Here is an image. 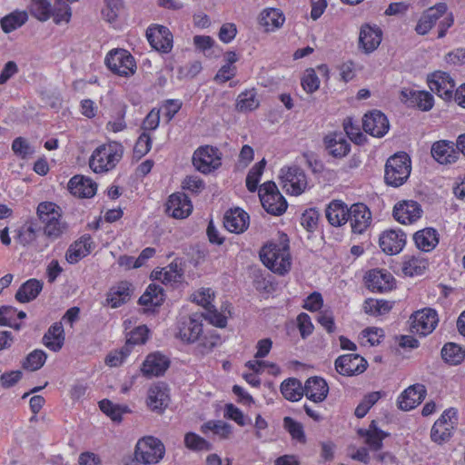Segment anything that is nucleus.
Segmentation results:
<instances>
[{
	"mask_svg": "<svg viewBox=\"0 0 465 465\" xmlns=\"http://www.w3.org/2000/svg\"><path fill=\"white\" fill-rule=\"evenodd\" d=\"M440 353L441 358L451 365H458L465 359V349L453 342L446 343Z\"/></svg>",
	"mask_w": 465,
	"mask_h": 465,
	"instance_id": "37998d69",
	"label": "nucleus"
},
{
	"mask_svg": "<svg viewBox=\"0 0 465 465\" xmlns=\"http://www.w3.org/2000/svg\"><path fill=\"white\" fill-rule=\"evenodd\" d=\"M163 289L158 284L150 283L139 298L138 303L146 307H159L163 304Z\"/></svg>",
	"mask_w": 465,
	"mask_h": 465,
	"instance_id": "ea45409f",
	"label": "nucleus"
},
{
	"mask_svg": "<svg viewBox=\"0 0 465 465\" xmlns=\"http://www.w3.org/2000/svg\"><path fill=\"white\" fill-rule=\"evenodd\" d=\"M320 213L316 208L306 210L301 217V224L308 232H314L318 227Z\"/></svg>",
	"mask_w": 465,
	"mask_h": 465,
	"instance_id": "4d7b16f0",
	"label": "nucleus"
},
{
	"mask_svg": "<svg viewBox=\"0 0 465 465\" xmlns=\"http://www.w3.org/2000/svg\"><path fill=\"white\" fill-rule=\"evenodd\" d=\"M169 366L170 361L165 355L154 352L146 357L141 370L145 377H158L163 375Z\"/></svg>",
	"mask_w": 465,
	"mask_h": 465,
	"instance_id": "bb28decb",
	"label": "nucleus"
},
{
	"mask_svg": "<svg viewBox=\"0 0 465 465\" xmlns=\"http://www.w3.org/2000/svg\"><path fill=\"white\" fill-rule=\"evenodd\" d=\"M393 276L385 270H371L366 277V285L371 292H388L393 288Z\"/></svg>",
	"mask_w": 465,
	"mask_h": 465,
	"instance_id": "393cba45",
	"label": "nucleus"
},
{
	"mask_svg": "<svg viewBox=\"0 0 465 465\" xmlns=\"http://www.w3.org/2000/svg\"><path fill=\"white\" fill-rule=\"evenodd\" d=\"M202 314H193L183 317L178 323L177 337L187 343H193L199 340L203 333Z\"/></svg>",
	"mask_w": 465,
	"mask_h": 465,
	"instance_id": "4468645a",
	"label": "nucleus"
},
{
	"mask_svg": "<svg viewBox=\"0 0 465 465\" xmlns=\"http://www.w3.org/2000/svg\"><path fill=\"white\" fill-rule=\"evenodd\" d=\"M204 429L213 430L215 434L220 435L222 438L226 439L232 433V426L222 420L208 421L202 426L203 431Z\"/></svg>",
	"mask_w": 465,
	"mask_h": 465,
	"instance_id": "e2e57ef3",
	"label": "nucleus"
},
{
	"mask_svg": "<svg viewBox=\"0 0 465 465\" xmlns=\"http://www.w3.org/2000/svg\"><path fill=\"white\" fill-rule=\"evenodd\" d=\"M192 211L193 204L184 193L177 192L171 194L165 203V213L175 219H184Z\"/></svg>",
	"mask_w": 465,
	"mask_h": 465,
	"instance_id": "f3484780",
	"label": "nucleus"
},
{
	"mask_svg": "<svg viewBox=\"0 0 465 465\" xmlns=\"http://www.w3.org/2000/svg\"><path fill=\"white\" fill-rule=\"evenodd\" d=\"M283 427L294 440L301 443H304L306 441V437L302 423L294 420L291 417H284Z\"/></svg>",
	"mask_w": 465,
	"mask_h": 465,
	"instance_id": "6e6d98bb",
	"label": "nucleus"
},
{
	"mask_svg": "<svg viewBox=\"0 0 465 465\" xmlns=\"http://www.w3.org/2000/svg\"><path fill=\"white\" fill-rule=\"evenodd\" d=\"M202 315L205 320L216 327L224 328L227 324V318L223 313L219 312L214 305L206 309L205 314Z\"/></svg>",
	"mask_w": 465,
	"mask_h": 465,
	"instance_id": "0e129e2a",
	"label": "nucleus"
},
{
	"mask_svg": "<svg viewBox=\"0 0 465 465\" xmlns=\"http://www.w3.org/2000/svg\"><path fill=\"white\" fill-rule=\"evenodd\" d=\"M260 103L254 90L241 93L236 100V108L239 112H249L258 108Z\"/></svg>",
	"mask_w": 465,
	"mask_h": 465,
	"instance_id": "de8ad7c7",
	"label": "nucleus"
},
{
	"mask_svg": "<svg viewBox=\"0 0 465 465\" xmlns=\"http://www.w3.org/2000/svg\"><path fill=\"white\" fill-rule=\"evenodd\" d=\"M74 3L72 0H54V6L52 7L51 17L54 22L59 25L63 22L68 23L72 16V10L68 4Z\"/></svg>",
	"mask_w": 465,
	"mask_h": 465,
	"instance_id": "c03bdc74",
	"label": "nucleus"
},
{
	"mask_svg": "<svg viewBox=\"0 0 465 465\" xmlns=\"http://www.w3.org/2000/svg\"><path fill=\"white\" fill-rule=\"evenodd\" d=\"M282 396L290 401H297L304 395V389L296 378H288L284 380L280 386Z\"/></svg>",
	"mask_w": 465,
	"mask_h": 465,
	"instance_id": "79ce46f5",
	"label": "nucleus"
},
{
	"mask_svg": "<svg viewBox=\"0 0 465 465\" xmlns=\"http://www.w3.org/2000/svg\"><path fill=\"white\" fill-rule=\"evenodd\" d=\"M132 283L127 281L120 282L117 285L113 286L106 296V302L112 308H118L126 303L132 296Z\"/></svg>",
	"mask_w": 465,
	"mask_h": 465,
	"instance_id": "473e14b6",
	"label": "nucleus"
},
{
	"mask_svg": "<svg viewBox=\"0 0 465 465\" xmlns=\"http://www.w3.org/2000/svg\"><path fill=\"white\" fill-rule=\"evenodd\" d=\"M348 221H350L352 232L361 234L371 224V211L364 203H354L349 209Z\"/></svg>",
	"mask_w": 465,
	"mask_h": 465,
	"instance_id": "6ab92c4d",
	"label": "nucleus"
},
{
	"mask_svg": "<svg viewBox=\"0 0 465 465\" xmlns=\"http://www.w3.org/2000/svg\"><path fill=\"white\" fill-rule=\"evenodd\" d=\"M64 342V331L61 322L53 323L43 336L44 345L53 351L62 349Z\"/></svg>",
	"mask_w": 465,
	"mask_h": 465,
	"instance_id": "e433bc0d",
	"label": "nucleus"
},
{
	"mask_svg": "<svg viewBox=\"0 0 465 465\" xmlns=\"http://www.w3.org/2000/svg\"><path fill=\"white\" fill-rule=\"evenodd\" d=\"M382 39V31L378 26H371L368 24L361 27L359 45L366 54L376 50Z\"/></svg>",
	"mask_w": 465,
	"mask_h": 465,
	"instance_id": "7c9ffc66",
	"label": "nucleus"
},
{
	"mask_svg": "<svg viewBox=\"0 0 465 465\" xmlns=\"http://www.w3.org/2000/svg\"><path fill=\"white\" fill-rule=\"evenodd\" d=\"M411 330L422 336H426L432 332L436 328L439 319L437 312L431 308H424L415 312L411 316Z\"/></svg>",
	"mask_w": 465,
	"mask_h": 465,
	"instance_id": "f8f14e48",
	"label": "nucleus"
},
{
	"mask_svg": "<svg viewBox=\"0 0 465 465\" xmlns=\"http://www.w3.org/2000/svg\"><path fill=\"white\" fill-rule=\"evenodd\" d=\"M334 366L339 374L350 377L364 372L368 362L359 354H344L335 360Z\"/></svg>",
	"mask_w": 465,
	"mask_h": 465,
	"instance_id": "ddd939ff",
	"label": "nucleus"
},
{
	"mask_svg": "<svg viewBox=\"0 0 465 465\" xmlns=\"http://www.w3.org/2000/svg\"><path fill=\"white\" fill-rule=\"evenodd\" d=\"M163 277H160L163 282H179L183 277L182 270L178 268L176 263L172 262L167 269L159 272Z\"/></svg>",
	"mask_w": 465,
	"mask_h": 465,
	"instance_id": "338daca9",
	"label": "nucleus"
},
{
	"mask_svg": "<svg viewBox=\"0 0 465 465\" xmlns=\"http://www.w3.org/2000/svg\"><path fill=\"white\" fill-rule=\"evenodd\" d=\"M426 394L427 390L423 384L411 385L399 397L398 407L402 411H411L421 403Z\"/></svg>",
	"mask_w": 465,
	"mask_h": 465,
	"instance_id": "5701e85b",
	"label": "nucleus"
},
{
	"mask_svg": "<svg viewBox=\"0 0 465 465\" xmlns=\"http://www.w3.org/2000/svg\"><path fill=\"white\" fill-rule=\"evenodd\" d=\"M362 128L366 134L373 137H383L390 129L387 116L379 110H373L364 114Z\"/></svg>",
	"mask_w": 465,
	"mask_h": 465,
	"instance_id": "2eb2a0df",
	"label": "nucleus"
},
{
	"mask_svg": "<svg viewBox=\"0 0 465 465\" xmlns=\"http://www.w3.org/2000/svg\"><path fill=\"white\" fill-rule=\"evenodd\" d=\"M104 63L111 72L120 76L128 77L136 71L134 58L125 49L111 50L107 54Z\"/></svg>",
	"mask_w": 465,
	"mask_h": 465,
	"instance_id": "6e6552de",
	"label": "nucleus"
},
{
	"mask_svg": "<svg viewBox=\"0 0 465 465\" xmlns=\"http://www.w3.org/2000/svg\"><path fill=\"white\" fill-rule=\"evenodd\" d=\"M431 155L440 164H448L455 163L459 159L460 152L455 149L454 143L440 140L432 144Z\"/></svg>",
	"mask_w": 465,
	"mask_h": 465,
	"instance_id": "cd10ccee",
	"label": "nucleus"
},
{
	"mask_svg": "<svg viewBox=\"0 0 465 465\" xmlns=\"http://www.w3.org/2000/svg\"><path fill=\"white\" fill-rule=\"evenodd\" d=\"M23 377V372L19 370L11 371L3 373L0 376V383L3 388L9 389L15 386Z\"/></svg>",
	"mask_w": 465,
	"mask_h": 465,
	"instance_id": "774afa93",
	"label": "nucleus"
},
{
	"mask_svg": "<svg viewBox=\"0 0 465 465\" xmlns=\"http://www.w3.org/2000/svg\"><path fill=\"white\" fill-rule=\"evenodd\" d=\"M411 102L422 111H429L433 106V96L427 91H411Z\"/></svg>",
	"mask_w": 465,
	"mask_h": 465,
	"instance_id": "864d4df0",
	"label": "nucleus"
},
{
	"mask_svg": "<svg viewBox=\"0 0 465 465\" xmlns=\"http://www.w3.org/2000/svg\"><path fill=\"white\" fill-rule=\"evenodd\" d=\"M224 416L235 421L240 426H245L252 423V420L247 418L239 408L235 407L232 403L226 404Z\"/></svg>",
	"mask_w": 465,
	"mask_h": 465,
	"instance_id": "bf43d9fd",
	"label": "nucleus"
},
{
	"mask_svg": "<svg viewBox=\"0 0 465 465\" xmlns=\"http://www.w3.org/2000/svg\"><path fill=\"white\" fill-rule=\"evenodd\" d=\"M124 155L122 143L113 141L98 146L92 153L89 166L94 173H104L114 169Z\"/></svg>",
	"mask_w": 465,
	"mask_h": 465,
	"instance_id": "f03ea898",
	"label": "nucleus"
},
{
	"mask_svg": "<svg viewBox=\"0 0 465 465\" xmlns=\"http://www.w3.org/2000/svg\"><path fill=\"white\" fill-rule=\"evenodd\" d=\"M44 283L40 280L32 278L24 282L17 290L15 297L22 303L35 300L43 290Z\"/></svg>",
	"mask_w": 465,
	"mask_h": 465,
	"instance_id": "58836bf2",
	"label": "nucleus"
},
{
	"mask_svg": "<svg viewBox=\"0 0 465 465\" xmlns=\"http://www.w3.org/2000/svg\"><path fill=\"white\" fill-rule=\"evenodd\" d=\"M12 149L16 155L22 158H25L35 153L29 143L23 137H17L13 141Z\"/></svg>",
	"mask_w": 465,
	"mask_h": 465,
	"instance_id": "69168bd1",
	"label": "nucleus"
},
{
	"mask_svg": "<svg viewBox=\"0 0 465 465\" xmlns=\"http://www.w3.org/2000/svg\"><path fill=\"white\" fill-rule=\"evenodd\" d=\"M36 214L38 219H27L16 231L15 239L23 246L34 242L42 229L45 236L51 241L57 240L68 231V224L62 219V210L56 203H40L36 208Z\"/></svg>",
	"mask_w": 465,
	"mask_h": 465,
	"instance_id": "f257e3e1",
	"label": "nucleus"
},
{
	"mask_svg": "<svg viewBox=\"0 0 465 465\" xmlns=\"http://www.w3.org/2000/svg\"><path fill=\"white\" fill-rule=\"evenodd\" d=\"M328 153L334 158H343L351 152V143L341 132L330 133L323 138Z\"/></svg>",
	"mask_w": 465,
	"mask_h": 465,
	"instance_id": "4be33fe9",
	"label": "nucleus"
},
{
	"mask_svg": "<svg viewBox=\"0 0 465 465\" xmlns=\"http://www.w3.org/2000/svg\"><path fill=\"white\" fill-rule=\"evenodd\" d=\"M100 410L111 418L112 420L120 422L124 413L130 412L127 406L113 403L110 400L104 399L99 401Z\"/></svg>",
	"mask_w": 465,
	"mask_h": 465,
	"instance_id": "a18cd8bd",
	"label": "nucleus"
},
{
	"mask_svg": "<svg viewBox=\"0 0 465 465\" xmlns=\"http://www.w3.org/2000/svg\"><path fill=\"white\" fill-rule=\"evenodd\" d=\"M152 148V139L150 135L143 132L137 139L134 147V155L138 159H141Z\"/></svg>",
	"mask_w": 465,
	"mask_h": 465,
	"instance_id": "052dcab7",
	"label": "nucleus"
},
{
	"mask_svg": "<svg viewBox=\"0 0 465 465\" xmlns=\"http://www.w3.org/2000/svg\"><path fill=\"white\" fill-rule=\"evenodd\" d=\"M358 435L365 438V442L371 450H379L383 446V440L390 436V433L381 430L377 421L372 420L368 429H359Z\"/></svg>",
	"mask_w": 465,
	"mask_h": 465,
	"instance_id": "2f4dec72",
	"label": "nucleus"
},
{
	"mask_svg": "<svg viewBox=\"0 0 465 465\" xmlns=\"http://www.w3.org/2000/svg\"><path fill=\"white\" fill-rule=\"evenodd\" d=\"M47 355L42 350H34L31 351L22 362L24 369L35 371L41 369L45 363Z\"/></svg>",
	"mask_w": 465,
	"mask_h": 465,
	"instance_id": "09e8293b",
	"label": "nucleus"
},
{
	"mask_svg": "<svg viewBox=\"0 0 465 465\" xmlns=\"http://www.w3.org/2000/svg\"><path fill=\"white\" fill-rule=\"evenodd\" d=\"M146 37L151 46L156 51L168 54L173 48V35L163 25L150 26L146 31Z\"/></svg>",
	"mask_w": 465,
	"mask_h": 465,
	"instance_id": "dca6fc26",
	"label": "nucleus"
},
{
	"mask_svg": "<svg viewBox=\"0 0 465 465\" xmlns=\"http://www.w3.org/2000/svg\"><path fill=\"white\" fill-rule=\"evenodd\" d=\"M163 443L153 436L144 437L138 440L134 450V460L143 464L158 463L164 456Z\"/></svg>",
	"mask_w": 465,
	"mask_h": 465,
	"instance_id": "39448f33",
	"label": "nucleus"
},
{
	"mask_svg": "<svg viewBox=\"0 0 465 465\" xmlns=\"http://www.w3.org/2000/svg\"><path fill=\"white\" fill-rule=\"evenodd\" d=\"M169 403L167 388L163 383H158L150 387L148 391L147 405L157 412H163Z\"/></svg>",
	"mask_w": 465,
	"mask_h": 465,
	"instance_id": "72a5a7b5",
	"label": "nucleus"
},
{
	"mask_svg": "<svg viewBox=\"0 0 465 465\" xmlns=\"http://www.w3.org/2000/svg\"><path fill=\"white\" fill-rule=\"evenodd\" d=\"M184 445L192 450H211L213 446L210 442L204 440L194 432H187L184 436Z\"/></svg>",
	"mask_w": 465,
	"mask_h": 465,
	"instance_id": "5fc2aeb1",
	"label": "nucleus"
},
{
	"mask_svg": "<svg viewBox=\"0 0 465 465\" xmlns=\"http://www.w3.org/2000/svg\"><path fill=\"white\" fill-rule=\"evenodd\" d=\"M265 165L266 160L263 158L250 169L246 177V187L251 193H254L257 190Z\"/></svg>",
	"mask_w": 465,
	"mask_h": 465,
	"instance_id": "8fccbe9b",
	"label": "nucleus"
},
{
	"mask_svg": "<svg viewBox=\"0 0 465 465\" xmlns=\"http://www.w3.org/2000/svg\"><path fill=\"white\" fill-rule=\"evenodd\" d=\"M413 241L419 250L429 252L434 250L438 245L439 233L436 229L427 227L416 232L413 234Z\"/></svg>",
	"mask_w": 465,
	"mask_h": 465,
	"instance_id": "f704fd0d",
	"label": "nucleus"
},
{
	"mask_svg": "<svg viewBox=\"0 0 465 465\" xmlns=\"http://www.w3.org/2000/svg\"><path fill=\"white\" fill-rule=\"evenodd\" d=\"M428 84L430 89L442 100L446 102L452 100L456 84L450 74L436 71L428 76Z\"/></svg>",
	"mask_w": 465,
	"mask_h": 465,
	"instance_id": "9b49d317",
	"label": "nucleus"
},
{
	"mask_svg": "<svg viewBox=\"0 0 465 465\" xmlns=\"http://www.w3.org/2000/svg\"><path fill=\"white\" fill-rule=\"evenodd\" d=\"M193 166L203 173H209L222 164V153L212 145L199 147L193 155Z\"/></svg>",
	"mask_w": 465,
	"mask_h": 465,
	"instance_id": "1a4fd4ad",
	"label": "nucleus"
},
{
	"mask_svg": "<svg viewBox=\"0 0 465 465\" xmlns=\"http://www.w3.org/2000/svg\"><path fill=\"white\" fill-rule=\"evenodd\" d=\"M447 5L445 3H438L428 8L420 17L415 31L418 35H426L436 24V22L447 12Z\"/></svg>",
	"mask_w": 465,
	"mask_h": 465,
	"instance_id": "412c9836",
	"label": "nucleus"
},
{
	"mask_svg": "<svg viewBox=\"0 0 465 465\" xmlns=\"http://www.w3.org/2000/svg\"><path fill=\"white\" fill-rule=\"evenodd\" d=\"M382 252L388 255L399 253L406 244V234L401 230H388L379 238Z\"/></svg>",
	"mask_w": 465,
	"mask_h": 465,
	"instance_id": "aec40b11",
	"label": "nucleus"
},
{
	"mask_svg": "<svg viewBox=\"0 0 465 465\" xmlns=\"http://www.w3.org/2000/svg\"><path fill=\"white\" fill-rule=\"evenodd\" d=\"M27 21L25 12H14L3 17L0 21L3 31L6 34L21 27Z\"/></svg>",
	"mask_w": 465,
	"mask_h": 465,
	"instance_id": "49530a36",
	"label": "nucleus"
},
{
	"mask_svg": "<svg viewBox=\"0 0 465 465\" xmlns=\"http://www.w3.org/2000/svg\"><path fill=\"white\" fill-rule=\"evenodd\" d=\"M348 213L349 209L340 200L331 201L325 210V216L329 223L336 227L344 224L348 221Z\"/></svg>",
	"mask_w": 465,
	"mask_h": 465,
	"instance_id": "c9c22d12",
	"label": "nucleus"
},
{
	"mask_svg": "<svg viewBox=\"0 0 465 465\" xmlns=\"http://www.w3.org/2000/svg\"><path fill=\"white\" fill-rule=\"evenodd\" d=\"M93 247L94 242L91 235L84 234L69 246L65 253V259L71 264L77 263L91 252Z\"/></svg>",
	"mask_w": 465,
	"mask_h": 465,
	"instance_id": "c85d7f7f",
	"label": "nucleus"
},
{
	"mask_svg": "<svg viewBox=\"0 0 465 465\" xmlns=\"http://www.w3.org/2000/svg\"><path fill=\"white\" fill-rule=\"evenodd\" d=\"M284 20L285 17L282 11L276 8H268L261 13L259 23L264 27L265 31H273L281 27Z\"/></svg>",
	"mask_w": 465,
	"mask_h": 465,
	"instance_id": "a19ab883",
	"label": "nucleus"
},
{
	"mask_svg": "<svg viewBox=\"0 0 465 465\" xmlns=\"http://www.w3.org/2000/svg\"><path fill=\"white\" fill-rule=\"evenodd\" d=\"M148 334L147 326H138L128 333L124 346H128V350L131 351L134 345L144 344L148 340Z\"/></svg>",
	"mask_w": 465,
	"mask_h": 465,
	"instance_id": "603ef678",
	"label": "nucleus"
},
{
	"mask_svg": "<svg viewBox=\"0 0 465 465\" xmlns=\"http://www.w3.org/2000/svg\"><path fill=\"white\" fill-rule=\"evenodd\" d=\"M457 424V410L454 408L445 410L431 427V440L439 445L449 441L453 435V431Z\"/></svg>",
	"mask_w": 465,
	"mask_h": 465,
	"instance_id": "0eeeda50",
	"label": "nucleus"
},
{
	"mask_svg": "<svg viewBox=\"0 0 465 465\" xmlns=\"http://www.w3.org/2000/svg\"><path fill=\"white\" fill-rule=\"evenodd\" d=\"M250 216L241 208L230 209L223 216V225L233 233H242L245 232L249 226Z\"/></svg>",
	"mask_w": 465,
	"mask_h": 465,
	"instance_id": "b1692460",
	"label": "nucleus"
},
{
	"mask_svg": "<svg viewBox=\"0 0 465 465\" xmlns=\"http://www.w3.org/2000/svg\"><path fill=\"white\" fill-rule=\"evenodd\" d=\"M422 209L420 204L413 200H404L397 203L393 208V217L402 224L412 223L420 218Z\"/></svg>",
	"mask_w": 465,
	"mask_h": 465,
	"instance_id": "a211bd4d",
	"label": "nucleus"
},
{
	"mask_svg": "<svg viewBox=\"0 0 465 465\" xmlns=\"http://www.w3.org/2000/svg\"><path fill=\"white\" fill-rule=\"evenodd\" d=\"M411 171V162L408 153H397L389 157L386 162L384 181L387 185L399 187L408 180Z\"/></svg>",
	"mask_w": 465,
	"mask_h": 465,
	"instance_id": "20e7f679",
	"label": "nucleus"
},
{
	"mask_svg": "<svg viewBox=\"0 0 465 465\" xmlns=\"http://www.w3.org/2000/svg\"><path fill=\"white\" fill-rule=\"evenodd\" d=\"M259 198L264 210L272 215H282L287 209V202L272 181L262 183Z\"/></svg>",
	"mask_w": 465,
	"mask_h": 465,
	"instance_id": "423d86ee",
	"label": "nucleus"
},
{
	"mask_svg": "<svg viewBox=\"0 0 465 465\" xmlns=\"http://www.w3.org/2000/svg\"><path fill=\"white\" fill-rule=\"evenodd\" d=\"M30 12L37 20L45 22L51 17L52 6L47 0H32Z\"/></svg>",
	"mask_w": 465,
	"mask_h": 465,
	"instance_id": "3c124183",
	"label": "nucleus"
},
{
	"mask_svg": "<svg viewBox=\"0 0 465 465\" xmlns=\"http://www.w3.org/2000/svg\"><path fill=\"white\" fill-rule=\"evenodd\" d=\"M260 257L268 269L279 275H284L291 269L292 262L287 243L267 244L262 249Z\"/></svg>",
	"mask_w": 465,
	"mask_h": 465,
	"instance_id": "7ed1b4c3",
	"label": "nucleus"
},
{
	"mask_svg": "<svg viewBox=\"0 0 465 465\" xmlns=\"http://www.w3.org/2000/svg\"><path fill=\"white\" fill-rule=\"evenodd\" d=\"M429 266V262L420 254L405 255L401 265V271L406 276H418L424 273Z\"/></svg>",
	"mask_w": 465,
	"mask_h": 465,
	"instance_id": "4c0bfd02",
	"label": "nucleus"
},
{
	"mask_svg": "<svg viewBox=\"0 0 465 465\" xmlns=\"http://www.w3.org/2000/svg\"><path fill=\"white\" fill-rule=\"evenodd\" d=\"M304 395L315 403L322 402L329 393V386L326 381L319 376L307 379L303 385Z\"/></svg>",
	"mask_w": 465,
	"mask_h": 465,
	"instance_id": "a878e982",
	"label": "nucleus"
},
{
	"mask_svg": "<svg viewBox=\"0 0 465 465\" xmlns=\"http://www.w3.org/2000/svg\"><path fill=\"white\" fill-rule=\"evenodd\" d=\"M67 189L79 198H91L96 193L97 184L83 175H74L69 180Z\"/></svg>",
	"mask_w": 465,
	"mask_h": 465,
	"instance_id": "c756f323",
	"label": "nucleus"
},
{
	"mask_svg": "<svg viewBox=\"0 0 465 465\" xmlns=\"http://www.w3.org/2000/svg\"><path fill=\"white\" fill-rule=\"evenodd\" d=\"M280 178L286 191L292 195L302 194L307 187L303 170L296 165L281 169Z\"/></svg>",
	"mask_w": 465,
	"mask_h": 465,
	"instance_id": "9d476101",
	"label": "nucleus"
},
{
	"mask_svg": "<svg viewBox=\"0 0 465 465\" xmlns=\"http://www.w3.org/2000/svg\"><path fill=\"white\" fill-rule=\"evenodd\" d=\"M302 86L308 94H312L319 89L320 79L313 68L306 70L305 74L302 78Z\"/></svg>",
	"mask_w": 465,
	"mask_h": 465,
	"instance_id": "13d9d810",
	"label": "nucleus"
},
{
	"mask_svg": "<svg viewBox=\"0 0 465 465\" xmlns=\"http://www.w3.org/2000/svg\"><path fill=\"white\" fill-rule=\"evenodd\" d=\"M130 353L128 346L124 345L120 350L109 353L105 358V363L110 367H118L123 364Z\"/></svg>",
	"mask_w": 465,
	"mask_h": 465,
	"instance_id": "680f3d73",
	"label": "nucleus"
}]
</instances>
